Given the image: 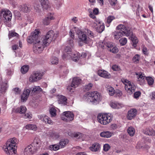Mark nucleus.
<instances>
[{
    "label": "nucleus",
    "instance_id": "1",
    "mask_svg": "<svg viewBox=\"0 0 155 155\" xmlns=\"http://www.w3.org/2000/svg\"><path fill=\"white\" fill-rule=\"evenodd\" d=\"M117 28L118 30H120V31L114 32V37L115 39L118 40L123 36L125 35L127 37L130 36L129 38L132 41L133 46L134 47H136L138 41L137 37L133 34L130 28L127 27L126 25L123 24L119 25L117 27Z\"/></svg>",
    "mask_w": 155,
    "mask_h": 155
},
{
    "label": "nucleus",
    "instance_id": "2",
    "mask_svg": "<svg viewBox=\"0 0 155 155\" xmlns=\"http://www.w3.org/2000/svg\"><path fill=\"white\" fill-rule=\"evenodd\" d=\"M17 139L13 138L8 140L5 145L3 147L7 155H17L16 149L15 148Z\"/></svg>",
    "mask_w": 155,
    "mask_h": 155
},
{
    "label": "nucleus",
    "instance_id": "3",
    "mask_svg": "<svg viewBox=\"0 0 155 155\" xmlns=\"http://www.w3.org/2000/svg\"><path fill=\"white\" fill-rule=\"evenodd\" d=\"M56 37L55 36L54 32L51 30L48 32L46 35L43 36L42 40L45 46L48 45L52 40L54 41Z\"/></svg>",
    "mask_w": 155,
    "mask_h": 155
},
{
    "label": "nucleus",
    "instance_id": "4",
    "mask_svg": "<svg viewBox=\"0 0 155 155\" xmlns=\"http://www.w3.org/2000/svg\"><path fill=\"white\" fill-rule=\"evenodd\" d=\"M87 95L88 97H91L90 101L94 104H98L101 99V94L97 91L88 92L87 93Z\"/></svg>",
    "mask_w": 155,
    "mask_h": 155
},
{
    "label": "nucleus",
    "instance_id": "5",
    "mask_svg": "<svg viewBox=\"0 0 155 155\" xmlns=\"http://www.w3.org/2000/svg\"><path fill=\"white\" fill-rule=\"evenodd\" d=\"M97 120L99 123L103 125H107L112 120L110 115L107 114H99L97 116Z\"/></svg>",
    "mask_w": 155,
    "mask_h": 155
},
{
    "label": "nucleus",
    "instance_id": "6",
    "mask_svg": "<svg viewBox=\"0 0 155 155\" xmlns=\"http://www.w3.org/2000/svg\"><path fill=\"white\" fill-rule=\"evenodd\" d=\"M122 82L125 85V90L127 93L131 94L135 91L136 87L134 83L127 79L122 80Z\"/></svg>",
    "mask_w": 155,
    "mask_h": 155
},
{
    "label": "nucleus",
    "instance_id": "7",
    "mask_svg": "<svg viewBox=\"0 0 155 155\" xmlns=\"http://www.w3.org/2000/svg\"><path fill=\"white\" fill-rule=\"evenodd\" d=\"M32 43L34 44L33 51L35 53H41L44 48V44L41 39V41L38 40L33 42Z\"/></svg>",
    "mask_w": 155,
    "mask_h": 155
},
{
    "label": "nucleus",
    "instance_id": "8",
    "mask_svg": "<svg viewBox=\"0 0 155 155\" xmlns=\"http://www.w3.org/2000/svg\"><path fill=\"white\" fill-rule=\"evenodd\" d=\"M44 75L43 73L40 71L34 72L29 78V81L31 82H36L41 79L42 77Z\"/></svg>",
    "mask_w": 155,
    "mask_h": 155
},
{
    "label": "nucleus",
    "instance_id": "9",
    "mask_svg": "<svg viewBox=\"0 0 155 155\" xmlns=\"http://www.w3.org/2000/svg\"><path fill=\"white\" fill-rule=\"evenodd\" d=\"M40 33V30L39 29H36L31 33L27 39L28 42L32 43L35 41L39 40L38 39V36Z\"/></svg>",
    "mask_w": 155,
    "mask_h": 155
},
{
    "label": "nucleus",
    "instance_id": "10",
    "mask_svg": "<svg viewBox=\"0 0 155 155\" xmlns=\"http://www.w3.org/2000/svg\"><path fill=\"white\" fill-rule=\"evenodd\" d=\"M77 33L78 35V37L80 41L82 42L87 44L91 41V39L89 37H87L85 34L80 30H78Z\"/></svg>",
    "mask_w": 155,
    "mask_h": 155
},
{
    "label": "nucleus",
    "instance_id": "11",
    "mask_svg": "<svg viewBox=\"0 0 155 155\" xmlns=\"http://www.w3.org/2000/svg\"><path fill=\"white\" fill-rule=\"evenodd\" d=\"M37 150L35 146L31 144L25 149L24 152L25 154L30 155L35 153Z\"/></svg>",
    "mask_w": 155,
    "mask_h": 155
},
{
    "label": "nucleus",
    "instance_id": "12",
    "mask_svg": "<svg viewBox=\"0 0 155 155\" xmlns=\"http://www.w3.org/2000/svg\"><path fill=\"white\" fill-rule=\"evenodd\" d=\"M72 54L71 47L67 46L64 50V54L62 56V58L64 59H70L71 58Z\"/></svg>",
    "mask_w": 155,
    "mask_h": 155
},
{
    "label": "nucleus",
    "instance_id": "13",
    "mask_svg": "<svg viewBox=\"0 0 155 155\" xmlns=\"http://www.w3.org/2000/svg\"><path fill=\"white\" fill-rule=\"evenodd\" d=\"M63 115L65 116L66 118L62 119L64 121L68 122H70L74 119V114L71 112L69 111L64 112L63 113Z\"/></svg>",
    "mask_w": 155,
    "mask_h": 155
},
{
    "label": "nucleus",
    "instance_id": "14",
    "mask_svg": "<svg viewBox=\"0 0 155 155\" xmlns=\"http://www.w3.org/2000/svg\"><path fill=\"white\" fill-rule=\"evenodd\" d=\"M38 118L39 120L45 123L48 124H52L53 121L48 116L45 114H41L38 115Z\"/></svg>",
    "mask_w": 155,
    "mask_h": 155
},
{
    "label": "nucleus",
    "instance_id": "15",
    "mask_svg": "<svg viewBox=\"0 0 155 155\" xmlns=\"http://www.w3.org/2000/svg\"><path fill=\"white\" fill-rule=\"evenodd\" d=\"M137 112V110L135 109L130 110L128 112L127 118L129 120H132L136 116Z\"/></svg>",
    "mask_w": 155,
    "mask_h": 155
},
{
    "label": "nucleus",
    "instance_id": "16",
    "mask_svg": "<svg viewBox=\"0 0 155 155\" xmlns=\"http://www.w3.org/2000/svg\"><path fill=\"white\" fill-rule=\"evenodd\" d=\"M2 14L4 17L6 21H11L12 18V14L11 12L8 10L2 11Z\"/></svg>",
    "mask_w": 155,
    "mask_h": 155
},
{
    "label": "nucleus",
    "instance_id": "17",
    "mask_svg": "<svg viewBox=\"0 0 155 155\" xmlns=\"http://www.w3.org/2000/svg\"><path fill=\"white\" fill-rule=\"evenodd\" d=\"M19 10L22 12L28 13L31 10L30 6L28 5H21L19 7Z\"/></svg>",
    "mask_w": 155,
    "mask_h": 155
},
{
    "label": "nucleus",
    "instance_id": "18",
    "mask_svg": "<svg viewBox=\"0 0 155 155\" xmlns=\"http://www.w3.org/2000/svg\"><path fill=\"white\" fill-rule=\"evenodd\" d=\"M31 91L30 90L28 89H26L24 90L21 97V99L22 101H24L27 100Z\"/></svg>",
    "mask_w": 155,
    "mask_h": 155
},
{
    "label": "nucleus",
    "instance_id": "19",
    "mask_svg": "<svg viewBox=\"0 0 155 155\" xmlns=\"http://www.w3.org/2000/svg\"><path fill=\"white\" fill-rule=\"evenodd\" d=\"M7 88L6 83L3 81L2 79H0V92L2 94L4 93L5 92Z\"/></svg>",
    "mask_w": 155,
    "mask_h": 155
},
{
    "label": "nucleus",
    "instance_id": "20",
    "mask_svg": "<svg viewBox=\"0 0 155 155\" xmlns=\"http://www.w3.org/2000/svg\"><path fill=\"white\" fill-rule=\"evenodd\" d=\"M98 75L101 77L109 78L110 77V75L107 72L104 70H100L98 71Z\"/></svg>",
    "mask_w": 155,
    "mask_h": 155
},
{
    "label": "nucleus",
    "instance_id": "21",
    "mask_svg": "<svg viewBox=\"0 0 155 155\" xmlns=\"http://www.w3.org/2000/svg\"><path fill=\"white\" fill-rule=\"evenodd\" d=\"M81 80L78 78H74L71 84V87L74 88L77 87L81 83Z\"/></svg>",
    "mask_w": 155,
    "mask_h": 155
},
{
    "label": "nucleus",
    "instance_id": "22",
    "mask_svg": "<svg viewBox=\"0 0 155 155\" xmlns=\"http://www.w3.org/2000/svg\"><path fill=\"white\" fill-rule=\"evenodd\" d=\"M136 75L138 81H140V84H143L145 81V76L144 74H143L141 72L136 73Z\"/></svg>",
    "mask_w": 155,
    "mask_h": 155
},
{
    "label": "nucleus",
    "instance_id": "23",
    "mask_svg": "<svg viewBox=\"0 0 155 155\" xmlns=\"http://www.w3.org/2000/svg\"><path fill=\"white\" fill-rule=\"evenodd\" d=\"M41 3L42 8L44 9L47 10L51 7L48 0H41Z\"/></svg>",
    "mask_w": 155,
    "mask_h": 155
},
{
    "label": "nucleus",
    "instance_id": "24",
    "mask_svg": "<svg viewBox=\"0 0 155 155\" xmlns=\"http://www.w3.org/2000/svg\"><path fill=\"white\" fill-rule=\"evenodd\" d=\"M33 146H35L38 149L40 148L41 145V140L38 137H36L33 142L31 143Z\"/></svg>",
    "mask_w": 155,
    "mask_h": 155
},
{
    "label": "nucleus",
    "instance_id": "25",
    "mask_svg": "<svg viewBox=\"0 0 155 155\" xmlns=\"http://www.w3.org/2000/svg\"><path fill=\"white\" fill-rule=\"evenodd\" d=\"M143 132L145 134L154 136L155 135L154 130L151 128H146L143 129Z\"/></svg>",
    "mask_w": 155,
    "mask_h": 155
},
{
    "label": "nucleus",
    "instance_id": "26",
    "mask_svg": "<svg viewBox=\"0 0 155 155\" xmlns=\"http://www.w3.org/2000/svg\"><path fill=\"white\" fill-rule=\"evenodd\" d=\"M67 99L62 95H59L58 96V102L59 104L65 105L67 103Z\"/></svg>",
    "mask_w": 155,
    "mask_h": 155
},
{
    "label": "nucleus",
    "instance_id": "27",
    "mask_svg": "<svg viewBox=\"0 0 155 155\" xmlns=\"http://www.w3.org/2000/svg\"><path fill=\"white\" fill-rule=\"evenodd\" d=\"M54 19V18L53 15L51 14L48 17H46L43 19V23L45 25H48L49 24L51 20H53Z\"/></svg>",
    "mask_w": 155,
    "mask_h": 155
},
{
    "label": "nucleus",
    "instance_id": "28",
    "mask_svg": "<svg viewBox=\"0 0 155 155\" xmlns=\"http://www.w3.org/2000/svg\"><path fill=\"white\" fill-rule=\"evenodd\" d=\"M110 106L113 108L119 109L123 107V105L117 102H112L110 103Z\"/></svg>",
    "mask_w": 155,
    "mask_h": 155
},
{
    "label": "nucleus",
    "instance_id": "29",
    "mask_svg": "<svg viewBox=\"0 0 155 155\" xmlns=\"http://www.w3.org/2000/svg\"><path fill=\"white\" fill-rule=\"evenodd\" d=\"M106 88L110 96H113L114 94H118L117 92H115L114 88L110 86H107Z\"/></svg>",
    "mask_w": 155,
    "mask_h": 155
},
{
    "label": "nucleus",
    "instance_id": "30",
    "mask_svg": "<svg viewBox=\"0 0 155 155\" xmlns=\"http://www.w3.org/2000/svg\"><path fill=\"white\" fill-rule=\"evenodd\" d=\"M100 145L98 143H94L91 147H90V149L93 152H96L99 150L100 148Z\"/></svg>",
    "mask_w": 155,
    "mask_h": 155
},
{
    "label": "nucleus",
    "instance_id": "31",
    "mask_svg": "<svg viewBox=\"0 0 155 155\" xmlns=\"http://www.w3.org/2000/svg\"><path fill=\"white\" fill-rule=\"evenodd\" d=\"M27 110V108L25 106H21L20 107L17 108L15 110V112L20 114H24Z\"/></svg>",
    "mask_w": 155,
    "mask_h": 155
},
{
    "label": "nucleus",
    "instance_id": "32",
    "mask_svg": "<svg viewBox=\"0 0 155 155\" xmlns=\"http://www.w3.org/2000/svg\"><path fill=\"white\" fill-rule=\"evenodd\" d=\"M113 134L108 131H104L100 134L101 137L105 138H109Z\"/></svg>",
    "mask_w": 155,
    "mask_h": 155
},
{
    "label": "nucleus",
    "instance_id": "33",
    "mask_svg": "<svg viewBox=\"0 0 155 155\" xmlns=\"http://www.w3.org/2000/svg\"><path fill=\"white\" fill-rule=\"evenodd\" d=\"M69 142V140L67 139H62L59 143L60 147L61 148L64 147Z\"/></svg>",
    "mask_w": 155,
    "mask_h": 155
},
{
    "label": "nucleus",
    "instance_id": "34",
    "mask_svg": "<svg viewBox=\"0 0 155 155\" xmlns=\"http://www.w3.org/2000/svg\"><path fill=\"white\" fill-rule=\"evenodd\" d=\"M25 128L28 130H37L36 126L35 124H29L25 126Z\"/></svg>",
    "mask_w": 155,
    "mask_h": 155
},
{
    "label": "nucleus",
    "instance_id": "35",
    "mask_svg": "<svg viewBox=\"0 0 155 155\" xmlns=\"http://www.w3.org/2000/svg\"><path fill=\"white\" fill-rule=\"evenodd\" d=\"M8 36L9 38L14 37L17 38H19V35L18 34L12 31L9 32Z\"/></svg>",
    "mask_w": 155,
    "mask_h": 155
},
{
    "label": "nucleus",
    "instance_id": "36",
    "mask_svg": "<svg viewBox=\"0 0 155 155\" xmlns=\"http://www.w3.org/2000/svg\"><path fill=\"white\" fill-rule=\"evenodd\" d=\"M30 90L32 93H35L36 92H39L41 91L42 89L39 86H35L32 89H31Z\"/></svg>",
    "mask_w": 155,
    "mask_h": 155
},
{
    "label": "nucleus",
    "instance_id": "37",
    "mask_svg": "<svg viewBox=\"0 0 155 155\" xmlns=\"http://www.w3.org/2000/svg\"><path fill=\"white\" fill-rule=\"evenodd\" d=\"M28 66L27 65H25L21 68V71L22 74H25L28 72Z\"/></svg>",
    "mask_w": 155,
    "mask_h": 155
},
{
    "label": "nucleus",
    "instance_id": "38",
    "mask_svg": "<svg viewBox=\"0 0 155 155\" xmlns=\"http://www.w3.org/2000/svg\"><path fill=\"white\" fill-rule=\"evenodd\" d=\"M135 132V130L134 128L132 127H130L128 128V133L131 136H133L134 135Z\"/></svg>",
    "mask_w": 155,
    "mask_h": 155
},
{
    "label": "nucleus",
    "instance_id": "39",
    "mask_svg": "<svg viewBox=\"0 0 155 155\" xmlns=\"http://www.w3.org/2000/svg\"><path fill=\"white\" fill-rule=\"evenodd\" d=\"M80 57V56L79 55L78 53H77V54H72L71 58H72L74 61H77L78 60Z\"/></svg>",
    "mask_w": 155,
    "mask_h": 155
},
{
    "label": "nucleus",
    "instance_id": "40",
    "mask_svg": "<svg viewBox=\"0 0 155 155\" xmlns=\"http://www.w3.org/2000/svg\"><path fill=\"white\" fill-rule=\"evenodd\" d=\"M49 112L52 117H54L56 115V110L54 108H51Z\"/></svg>",
    "mask_w": 155,
    "mask_h": 155
},
{
    "label": "nucleus",
    "instance_id": "41",
    "mask_svg": "<svg viewBox=\"0 0 155 155\" xmlns=\"http://www.w3.org/2000/svg\"><path fill=\"white\" fill-rule=\"evenodd\" d=\"M51 62L52 64H57L58 62V59L57 58L53 57L51 59Z\"/></svg>",
    "mask_w": 155,
    "mask_h": 155
},
{
    "label": "nucleus",
    "instance_id": "42",
    "mask_svg": "<svg viewBox=\"0 0 155 155\" xmlns=\"http://www.w3.org/2000/svg\"><path fill=\"white\" fill-rule=\"evenodd\" d=\"M119 42L120 45L122 46L125 45L127 42V40L126 38H124L120 39L119 40Z\"/></svg>",
    "mask_w": 155,
    "mask_h": 155
},
{
    "label": "nucleus",
    "instance_id": "43",
    "mask_svg": "<svg viewBox=\"0 0 155 155\" xmlns=\"http://www.w3.org/2000/svg\"><path fill=\"white\" fill-rule=\"evenodd\" d=\"M140 58V55L138 54H136L133 58V61L134 62L138 63Z\"/></svg>",
    "mask_w": 155,
    "mask_h": 155
},
{
    "label": "nucleus",
    "instance_id": "44",
    "mask_svg": "<svg viewBox=\"0 0 155 155\" xmlns=\"http://www.w3.org/2000/svg\"><path fill=\"white\" fill-rule=\"evenodd\" d=\"M149 85H151L153 84L154 82L153 79L151 77H147L146 78Z\"/></svg>",
    "mask_w": 155,
    "mask_h": 155
},
{
    "label": "nucleus",
    "instance_id": "45",
    "mask_svg": "<svg viewBox=\"0 0 155 155\" xmlns=\"http://www.w3.org/2000/svg\"><path fill=\"white\" fill-rule=\"evenodd\" d=\"M110 146L108 143H106L104 145L103 150L105 152L108 151L110 148Z\"/></svg>",
    "mask_w": 155,
    "mask_h": 155
},
{
    "label": "nucleus",
    "instance_id": "46",
    "mask_svg": "<svg viewBox=\"0 0 155 155\" xmlns=\"http://www.w3.org/2000/svg\"><path fill=\"white\" fill-rule=\"evenodd\" d=\"M99 26L98 28L97 29V30H98V31L100 33H101L104 29V25L103 23L102 25L100 24L99 25Z\"/></svg>",
    "mask_w": 155,
    "mask_h": 155
},
{
    "label": "nucleus",
    "instance_id": "47",
    "mask_svg": "<svg viewBox=\"0 0 155 155\" xmlns=\"http://www.w3.org/2000/svg\"><path fill=\"white\" fill-rule=\"evenodd\" d=\"M50 147L51 148H52L54 150H56L60 148H61V147H60V145L59 144L58 145L55 144L54 145H52Z\"/></svg>",
    "mask_w": 155,
    "mask_h": 155
},
{
    "label": "nucleus",
    "instance_id": "48",
    "mask_svg": "<svg viewBox=\"0 0 155 155\" xmlns=\"http://www.w3.org/2000/svg\"><path fill=\"white\" fill-rule=\"evenodd\" d=\"M85 32V33H86L87 35H88V36L89 37H93L94 36L93 33L91 31H90L88 29H86Z\"/></svg>",
    "mask_w": 155,
    "mask_h": 155
},
{
    "label": "nucleus",
    "instance_id": "49",
    "mask_svg": "<svg viewBox=\"0 0 155 155\" xmlns=\"http://www.w3.org/2000/svg\"><path fill=\"white\" fill-rule=\"evenodd\" d=\"M112 70L114 71H119L120 70V67L118 65L115 64L112 66Z\"/></svg>",
    "mask_w": 155,
    "mask_h": 155
},
{
    "label": "nucleus",
    "instance_id": "50",
    "mask_svg": "<svg viewBox=\"0 0 155 155\" xmlns=\"http://www.w3.org/2000/svg\"><path fill=\"white\" fill-rule=\"evenodd\" d=\"M109 51L114 53H116L118 51V49L116 47H112L109 50Z\"/></svg>",
    "mask_w": 155,
    "mask_h": 155
},
{
    "label": "nucleus",
    "instance_id": "51",
    "mask_svg": "<svg viewBox=\"0 0 155 155\" xmlns=\"http://www.w3.org/2000/svg\"><path fill=\"white\" fill-rule=\"evenodd\" d=\"M114 19L115 17L114 16H108L107 18V23L108 24H109Z\"/></svg>",
    "mask_w": 155,
    "mask_h": 155
},
{
    "label": "nucleus",
    "instance_id": "52",
    "mask_svg": "<svg viewBox=\"0 0 155 155\" xmlns=\"http://www.w3.org/2000/svg\"><path fill=\"white\" fill-rule=\"evenodd\" d=\"M13 91L15 94H19L20 93L21 90L19 88L16 87L13 89Z\"/></svg>",
    "mask_w": 155,
    "mask_h": 155
},
{
    "label": "nucleus",
    "instance_id": "53",
    "mask_svg": "<svg viewBox=\"0 0 155 155\" xmlns=\"http://www.w3.org/2000/svg\"><path fill=\"white\" fill-rule=\"evenodd\" d=\"M51 136L54 139H56L59 137V135L57 133H52L51 134Z\"/></svg>",
    "mask_w": 155,
    "mask_h": 155
},
{
    "label": "nucleus",
    "instance_id": "54",
    "mask_svg": "<svg viewBox=\"0 0 155 155\" xmlns=\"http://www.w3.org/2000/svg\"><path fill=\"white\" fill-rule=\"evenodd\" d=\"M73 135L74 137L79 138L83 136V134L80 133H74L73 134Z\"/></svg>",
    "mask_w": 155,
    "mask_h": 155
},
{
    "label": "nucleus",
    "instance_id": "55",
    "mask_svg": "<svg viewBox=\"0 0 155 155\" xmlns=\"http://www.w3.org/2000/svg\"><path fill=\"white\" fill-rule=\"evenodd\" d=\"M32 115L31 114L29 113H27L25 114L23 117L25 118L31 119V118Z\"/></svg>",
    "mask_w": 155,
    "mask_h": 155
},
{
    "label": "nucleus",
    "instance_id": "56",
    "mask_svg": "<svg viewBox=\"0 0 155 155\" xmlns=\"http://www.w3.org/2000/svg\"><path fill=\"white\" fill-rule=\"evenodd\" d=\"M141 92L140 91L135 92L134 94V97L135 98H137L140 95Z\"/></svg>",
    "mask_w": 155,
    "mask_h": 155
},
{
    "label": "nucleus",
    "instance_id": "57",
    "mask_svg": "<svg viewBox=\"0 0 155 155\" xmlns=\"http://www.w3.org/2000/svg\"><path fill=\"white\" fill-rule=\"evenodd\" d=\"M142 51L144 54L147 55L148 54V50L146 47H143L142 49Z\"/></svg>",
    "mask_w": 155,
    "mask_h": 155
},
{
    "label": "nucleus",
    "instance_id": "58",
    "mask_svg": "<svg viewBox=\"0 0 155 155\" xmlns=\"http://www.w3.org/2000/svg\"><path fill=\"white\" fill-rule=\"evenodd\" d=\"M105 45L109 48H111L113 47L112 43L111 42H107L105 44Z\"/></svg>",
    "mask_w": 155,
    "mask_h": 155
},
{
    "label": "nucleus",
    "instance_id": "59",
    "mask_svg": "<svg viewBox=\"0 0 155 155\" xmlns=\"http://www.w3.org/2000/svg\"><path fill=\"white\" fill-rule=\"evenodd\" d=\"M68 43L70 46L72 47L73 45V38H71L69 39L68 41Z\"/></svg>",
    "mask_w": 155,
    "mask_h": 155
},
{
    "label": "nucleus",
    "instance_id": "60",
    "mask_svg": "<svg viewBox=\"0 0 155 155\" xmlns=\"http://www.w3.org/2000/svg\"><path fill=\"white\" fill-rule=\"evenodd\" d=\"M92 84H88L86 86V88L88 90H89L91 89V87H92Z\"/></svg>",
    "mask_w": 155,
    "mask_h": 155
},
{
    "label": "nucleus",
    "instance_id": "61",
    "mask_svg": "<svg viewBox=\"0 0 155 155\" xmlns=\"http://www.w3.org/2000/svg\"><path fill=\"white\" fill-rule=\"evenodd\" d=\"M110 4L112 6L114 5L117 4V2L116 1L114 0H111L110 1Z\"/></svg>",
    "mask_w": 155,
    "mask_h": 155
},
{
    "label": "nucleus",
    "instance_id": "62",
    "mask_svg": "<svg viewBox=\"0 0 155 155\" xmlns=\"http://www.w3.org/2000/svg\"><path fill=\"white\" fill-rule=\"evenodd\" d=\"M92 26L94 28L97 29L98 28L99 25H97V23H95V22H94L92 24Z\"/></svg>",
    "mask_w": 155,
    "mask_h": 155
},
{
    "label": "nucleus",
    "instance_id": "63",
    "mask_svg": "<svg viewBox=\"0 0 155 155\" xmlns=\"http://www.w3.org/2000/svg\"><path fill=\"white\" fill-rule=\"evenodd\" d=\"M40 7V6L39 5H34V7L36 10L38 11V12H39V8Z\"/></svg>",
    "mask_w": 155,
    "mask_h": 155
},
{
    "label": "nucleus",
    "instance_id": "64",
    "mask_svg": "<svg viewBox=\"0 0 155 155\" xmlns=\"http://www.w3.org/2000/svg\"><path fill=\"white\" fill-rule=\"evenodd\" d=\"M75 155H87L85 152H81L77 153Z\"/></svg>",
    "mask_w": 155,
    "mask_h": 155
}]
</instances>
